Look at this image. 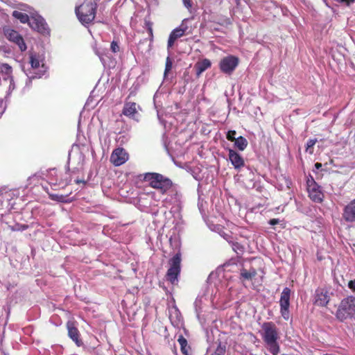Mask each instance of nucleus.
I'll use <instances>...</instances> for the list:
<instances>
[{
  "label": "nucleus",
  "mask_w": 355,
  "mask_h": 355,
  "mask_svg": "<svg viewBox=\"0 0 355 355\" xmlns=\"http://www.w3.org/2000/svg\"><path fill=\"white\" fill-rule=\"evenodd\" d=\"M348 287L349 289H351L352 291H355V279L350 280L348 282Z\"/></svg>",
  "instance_id": "38"
},
{
  "label": "nucleus",
  "mask_w": 355,
  "mask_h": 355,
  "mask_svg": "<svg viewBox=\"0 0 355 355\" xmlns=\"http://www.w3.org/2000/svg\"><path fill=\"white\" fill-rule=\"evenodd\" d=\"M110 49H111V51L113 52V53H117L120 50V48H119V46L118 44V42H116V41H112L111 42V45H110Z\"/></svg>",
  "instance_id": "32"
},
{
  "label": "nucleus",
  "mask_w": 355,
  "mask_h": 355,
  "mask_svg": "<svg viewBox=\"0 0 355 355\" xmlns=\"http://www.w3.org/2000/svg\"><path fill=\"white\" fill-rule=\"evenodd\" d=\"M6 37L10 42L16 44L21 51L26 50L27 47L22 36L13 29L5 31Z\"/></svg>",
  "instance_id": "10"
},
{
  "label": "nucleus",
  "mask_w": 355,
  "mask_h": 355,
  "mask_svg": "<svg viewBox=\"0 0 355 355\" xmlns=\"http://www.w3.org/2000/svg\"><path fill=\"white\" fill-rule=\"evenodd\" d=\"M145 28L147 29L153 28V23L149 20H145L144 21Z\"/></svg>",
  "instance_id": "37"
},
{
  "label": "nucleus",
  "mask_w": 355,
  "mask_h": 355,
  "mask_svg": "<svg viewBox=\"0 0 355 355\" xmlns=\"http://www.w3.org/2000/svg\"><path fill=\"white\" fill-rule=\"evenodd\" d=\"M30 78H37V76L35 75V76H29L28 74H27ZM38 77L40 78V75L38 76Z\"/></svg>",
  "instance_id": "43"
},
{
  "label": "nucleus",
  "mask_w": 355,
  "mask_h": 355,
  "mask_svg": "<svg viewBox=\"0 0 355 355\" xmlns=\"http://www.w3.org/2000/svg\"><path fill=\"white\" fill-rule=\"evenodd\" d=\"M139 110H141V107L136 103L125 101L122 114L130 119H135Z\"/></svg>",
  "instance_id": "11"
},
{
  "label": "nucleus",
  "mask_w": 355,
  "mask_h": 355,
  "mask_svg": "<svg viewBox=\"0 0 355 355\" xmlns=\"http://www.w3.org/2000/svg\"><path fill=\"white\" fill-rule=\"evenodd\" d=\"M324 355H334V354H326Z\"/></svg>",
  "instance_id": "44"
},
{
  "label": "nucleus",
  "mask_w": 355,
  "mask_h": 355,
  "mask_svg": "<svg viewBox=\"0 0 355 355\" xmlns=\"http://www.w3.org/2000/svg\"><path fill=\"white\" fill-rule=\"evenodd\" d=\"M173 67V62L170 57H167L166 59V64L164 75L166 77L168 72L171 70Z\"/></svg>",
  "instance_id": "29"
},
{
  "label": "nucleus",
  "mask_w": 355,
  "mask_h": 355,
  "mask_svg": "<svg viewBox=\"0 0 355 355\" xmlns=\"http://www.w3.org/2000/svg\"><path fill=\"white\" fill-rule=\"evenodd\" d=\"M50 198L51 200L60 202H69L71 200H67V196L58 194H51Z\"/></svg>",
  "instance_id": "25"
},
{
  "label": "nucleus",
  "mask_w": 355,
  "mask_h": 355,
  "mask_svg": "<svg viewBox=\"0 0 355 355\" xmlns=\"http://www.w3.org/2000/svg\"><path fill=\"white\" fill-rule=\"evenodd\" d=\"M75 182L76 184H80V183L85 184L86 183V182L84 180H79V179L76 180Z\"/></svg>",
  "instance_id": "41"
},
{
  "label": "nucleus",
  "mask_w": 355,
  "mask_h": 355,
  "mask_svg": "<svg viewBox=\"0 0 355 355\" xmlns=\"http://www.w3.org/2000/svg\"><path fill=\"white\" fill-rule=\"evenodd\" d=\"M12 17L19 19L21 23L25 24L30 21L29 17L26 13L15 10L12 12Z\"/></svg>",
  "instance_id": "22"
},
{
  "label": "nucleus",
  "mask_w": 355,
  "mask_h": 355,
  "mask_svg": "<svg viewBox=\"0 0 355 355\" xmlns=\"http://www.w3.org/2000/svg\"><path fill=\"white\" fill-rule=\"evenodd\" d=\"M182 2L184 5V6L188 9L190 10L192 7V2L191 0H182Z\"/></svg>",
  "instance_id": "35"
},
{
  "label": "nucleus",
  "mask_w": 355,
  "mask_h": 355,
  "mask_svg": "<svg viewBox=\"0 0 355 355\" xmlns=\"http://www.w3.org/2000/svg\"><path fill=\"white\" fill-rule=\"evenodd\" d=\"M315 167L317 169H320L322 167V164L319 163V162H317V163L315 164Z\"/></svg>",
  "instance_id": "42"
},
{
  "label": "nucleus",
  "mask_w": 355,
  "mask_h": 355,
  "mask_svg": "<svg viewBox=\"0 0 355 355\" xmlns=\"http://www.w3.org/2000/svg\"><path fill=\"white\" fill-rule=\"evenodd\" d=\"M343 218L346 222H355V199L344 207Z\"/></svg>",
  "instance_id": "16"
},
{
  "label": "nucleus",
  "mask_w": 355,
  "mask_h": 355,
  "mask_svg": "<svg viewBox=\"0 0 355 355\" xmlns=\"http://www.w3.org/2000/svg\"><path fill=\"white\" fill-rule=\"evenodd\" d=\"M211 63L209 59L205 58L196 63L194 69L196 71V75L199 76L202 72L209 69Z\"/></svg>",
  "instance_id": "19"
},
{
  "label": "nucleus",
  "mask_w": 355,
  "mask_h": 355,
  "mask_svg": "<svg viewBox=\"0 0 355 355\" xmlns=\"http://www.w3.org/2000/svg\"><path fill=\"white\" fill-rule=\"evenodd\" d=\"M236 132L235 130H229L226 135V138L230 141H235L236 138L235 137Z\"/></svg>",
  "instance_id": "31"
},
{
  "label": "nucleus",
  "mask_w": 355,
  "mask_h": 355,
  "mask_svg": "<svg viewBox=\"0 0 355 355\" xmlns=\"http://www.w3.org/2000/svg\"><path fill=\"white\" fill-rule=\"evenodd\" d=\"M225 352L226 345H222L221 343H220L211 355H225Z\"/></svg>",
  "instance_id": "26"
},
{
  "label": "nucleus",
  "mask_w": 355,
  "mask_h": 355,
  "mask_svg": "<svg viewBox=\"0 0 355 355\" xmlns=\"http://www.w3.org/2000/svg\"><path fill=\"white\" fill-rule=\"evenodd\" d=\"M144 180L149 183V186L159 191L162 194L166 193L173 186L171 179L158 173H146Z\"/></svg>",
  "instance_id": "3"
},
{
  "label": "nucleus",
  "mask_w": 355,
  "mask_h": 355,
  "mask_svg": "<svg viewBox=\"0 0 355 355\" xmlns=\"http://www.w3.org/2000/svg\"><path fill=\"white\" fill-rule=\"evenodd\" d=\"M317 139H309L306 146V151L309 154H313V146L317 142Z\"/></svg>",
  "instance_id": "27"
},
{
  "label": "nucleus",
  "mask_w": 355,
  "mask_h": 355,
  "mask_svg": "<svg viewBox=\"0 0 355 355\" xmlns=\"http://www.w3.org/2000/svg\"><path fill=\"white\" fill-rule=\"evenodd\" d=\"M291 295V289L288 287H285L281 293L279 300L280 313L282 318L286 321L290 318L289 307Z\"/></svg>",
  "instance_id": "7"
},
{
  "label": "nucleus",
  "mask_w": 355,
  "mask_h": 355,
  "mask_svg": "<svg viewBox=\"0 0 355 355\" xmlns=\"http://www.w3.org/2000/svg\"><path fill=\"white\" fill-rule=\"evenodd\" d=\"M67 329L68 331L69 337L75 342L78 347L83 345L82 340L80 338V332L76 327L74 322L68 321L67 322Z\"/></svg>",
  "instance_id": "13"
},
{
  "label": "nucleus",
  "mask_w": 355,
  "mask_h": 355,
  "mask_svg": "<svg viewBox=\"0 0 355 355\" xmlns=\"http://www.w3.org/2000/svg\"><path fill=\"white\" fill-rule=\"evenodd\" d=\"M184 34H183V31L182 29H178V28H175L171 31L169 35L168 42H167V48L171 49L174 45L175 42L178 39L182 37Z\"/></svg>",
  "instance_id": "17"
},
{
  "label": "nucleus",
  "mask_w": 355,
  "mask_h": 355,
  "mask_svg": "<svg viewBox=\"0 0 355 355\" xmlns=\"http://www.w3.org/2000/svg\"><path fill=\"white\" fill-rule=\"evenodd\" d=\"M263 340L268 347V350L273 355H277L279 352V346L277 343L279 334L275 324L272 322H263L261 326Z\"/></svg>",
  "instance_id": "2"
},
{
  "label": "nucleus",
  "mask_w": 355,
  "mask_h": 355,
  "mask_svg": "<svg viewBox=\"0 0 355 355\" xmlns=\"http://www.w3.org/2000/svg\"><path fill=\"white\" fill-rule=\"evenodd\" d=\"M29 63L31 64V68L33 69H36L40 67V60L36 53H30Z\"/></svg>",
  "instance_id": "23"
},
{
  "label": "nucleus",
  "mask_w": 355,
  "mask_h": 355,
  "mask_svg": "<svg viewBox=\"0 0 355 355\" xmlns=\"http://www.w3.org/2000/svg\"><path fill=\"white\" fill-rule=\"evenodd\" d=\"M248 144L247 139L245 137L240 136L236 138L234 141V146L239 150L243 151L246 148Z\"/></svg>",
  "instance_id": "21"
},
{
  "label": "nucleus",
  "mask_w": 355,
  "mask_h": 355,
  "mask_svg": "<svg viewBox=\"0 0 355 355\" xmlns=\"http://www.w3.org/2000/svg\"><path fill=\"white\" fill-rule=\"evenodd\" d=\"M229 160L234 166V168L239 170L245 165V162L242 156L232 149H229Z\"/></svg>",
  "instance_id": "15"
},
{
  "label": "nucleus",
  "mask_w": 355,
  "mask_h": 355,
  "mask_svg": "<svg viewBox=\"0 0 355 355\" xmlns=\"http://www.w3.org/2000/svg\"><path fill=\"white\" fill-rule=\"evenodd\" d=\"M355 315V297L349 296L340 303L336 313V317L340 321L352 318Z\"/></svg>",
  "instance_id": "4"
},
{
  "label": "nucleus",
  "mask_w": 355,
  "mask_h": 355,
  "mask_svg": "<svg viewBox=\"0 0 355 355\" xmlns=\"http://www.w3.org/2000/svg\"><path fill=\"white\" fill-rule=\"evenodd\" d=\"M330 297L328 295V292L322 288H318L315 291L314 297V304L319 306H326Z\"/></svg>",
  "instance_id": "14"
},
{
  "label": "nucleus",
  "mask_w": 355,
  "mask_h": 355,
  "mask_svg": "<svg viewBox=\"0 0 355 355\" xmlns=\"http://www.w3.org/2000/svg\"><path fill=\"white\" fill-rule=\"evenodd\" d=\"M99 1L84 0L82 4L76 8V15L83 25H88L94 20Z\"/></svg>",
  "instance_id": "1"
},
{
  "label": "nucleus",
  "mask_w": 355,
  "mask_h": 355,
  "mask_svg": "<svg viewBox=\"0 0 355 355\" xmlns=\"http://www.w3.org/2000/svg\"><path fill=\"white\" fill-rule=\"evenodd\" d=\"M239 62V58L234 55H228L223 58L219 64L220 69L222 72L231 74Z\"/></svg>",
  "instance_id": "8"
},
{
  "label": "nucleus",
  "mask_w": 355,
  "mask_h": 355,
  "mask_svg": "<svg viewBox=\"0 0 355 355\" xmlns=\"http://www.w3.org/2000/svg\"><path fill=\"white\" fill-rule=\"evenodd\" d=\"M181 253L178 252L168 261L169 268L168 269L166 278L173 285L178 282V277L181 272Z\"/></svg>",
  "instance_id": "5"
},
{
  "label": "nucleus",
  "mask_w": 355,
  "mask_h": 355,
  "mask_svg": "<svg viewBox=\"0 0 355 355\" xmlns=\"http://www.w3.org/2000/svg\"><path fill=\"white\" fill-rule=\"evenodd\" d=\"M178 342L180 345V350L182 354L189 355V351L191 347L188 345L187 340L182 335H180L178 338Z\"/></svg>",
  "instance_id": "20"
},
{
  "label": "nucleus",
  "mask_w": 355,
  "mask_h": 355,
  "mask_svg": "<svg viewBox=\"0 0 355 355\" xmlns=\"http://www.w3.org/2000/svg\"><path fill=\"white\" fill-rule=\"evenodd\" d=\"M232 249L237 254H242L245 250L244 246L238 242L233 243Z\"/></svg>",
  "instance_id": "30"
},
{
  "label": "nucleus",
  "mask_w": 355,
  "mask_h": 355,
  "mask_svg": "<svg viewBox=\"0 0 355 355\" xmlns=\"http://www.w3.org/2000/svg\"><path fill=\"white\" fill-rule=\"evenodd\" d=\"M129 155L123 148H117L113 150L110 156V162L115 166H119L125 163Z\"/></svg>",
  "instance_id": "9"
},
{
  "label": "nucleus",
  "mask_w": 355,
  "mask_h": 355,
  "mask_svg": "<svg viewBox=\"0 0 355 355\" xmlns=\"http://www.w3.org/2000/svg\"><path fill=\"white\" fill-rule=\"evenodd\" d=\"M186 21L187 19H184L180 26L178 27V29H182L183 31V34H185L188 30V26L186 24Z\"/></svg>",
  "instance_id": "33"
},
{
  "label": "nucleus",
  "mask_w": 355,
  "mask_h": 355,
  "mask_svg": "<svg viewBox=\"0 0 355 355\" xmlns=\"http://www.w3.org/2000/svg\"><path fill=\"white\" fill-rule=\"evenodd\" d=\"M279 223V220L277 218H272L269 220V224L271 225H277Z\"/></svg>",
  "instance_id": "39"
},
{
  "label": "nucleus",
  "mask_w": 355,
  "mask_h": 355,
  "mask_svg": "<svg viewBox=\"0 0 355 355\" xmlns=\"http://www.w3.org/2000/svg\"><path fill=\"white\" fill-rule=\"evenodd\" d=\"M28 228V225L26 224L15 223L13 225H8V229L12 232H22Z\"/></svg>",
  "instance_id": "24"
},
{
  "label": "nucleus",
  "mask_w": 355,
  "mask_h": 355,
  "mask_svg": "<svg viewBox=\"0 0 355 355\" xmlns=\"http://www.w3.org/2000/svg\"><path fill=\"white\" fill-rule=\"evenodd\" d=\"M12 67L8 64H3L1 67L0 72L8 75L9 77L11 76Z\"/></svg>",
  "instance_id": "28"
},
{
  "label": "nucleus",
  "mask_w": 355,
  "mask_h": 355,
  "mask_svg": "<svg viewBox=\"0 0 355 355\" xmlns=\"http://www.w3.org/2000/svg\"><path fill=\"white\" fill-rule=\"evenodd\" d=\"M29 25L31 28L42 34L49 33L48 25L41 17H32L29 21Z\"/></svg>",
  "instance_id": "12"
},
{
  "label": "nucleus",
  "mask_w": 355,
  "mask_h": 355,
  "mask_svg": "<svg viewBox=\"0 0 355 355\" xmlns=\"http://www.w3.org/2000/svg\"><path fill=\"white\" fill-rule=\"evenodd\" d=\"M336 1L340 3H345L347 6H349L352 3H354L355 0H335Z\"/></svg>",
  "instance_id": "36"
},
{
  "label": "nucleus",
  "mask_w": 355,
  "mask_h": 355,
  "mask_svg": "<svg viewBox=\"0 0 355 355\" xmlns=\"http://www.w3.org/2000/svg\"><path fill=\"white\" fill-rule=\"evenodd\" d=\"M306 187L309 197L315 202H322L324 198V194L320 189V187L311 175H309L307 178Z\"/></svg>",
  "instance_id": "6"
},
{
  "label": "nucleus",
  "mask_w": 355,
  "mask_h": 355,
  "mask_svg": "<svg viewBox=\"0 0 355 355\" xmlns=\"http://www.w3.org/2000/svg\"><path fill=\"white\" fill-rule=\"evenodd\" d=\"M10 86H9V88L10 89H15V83H14V80H13V77L11 76H10Z\"/></svg>",
  "instance_id": "40"
},
{
  "label": "nucleus",
  "mask_w": 355,
  "mask_h": 355,
  "mask_svg": "<svg viewBox=\"0 0 355 355\" xmlns=\"http://www.w3.org/2000/svg\"><path fill=\"white\" fill-rule=\"evenodd\" d=\"M147 31L148 33L150 46L154 40L153 30V28L147 29Z\"/></svg>",
  "instance_id": "34"
},
{
  "label": "nucleus",
  "mask_w": 355,
  "mask_h": 355,
  "mask_svg": "<svg viewBox=\"0 0 355 355\" xmlns=\"http://www.w3.org/2000/svg\"><path fill=\"white\" fill-rule=\"evenodd\" d=\"M257 270L254 268H250V270H247L245 268H242L240 270V277L241 281L252 280L257 275Z\"/></svg>",
  "instance_id": "18"
}]
</instances>
